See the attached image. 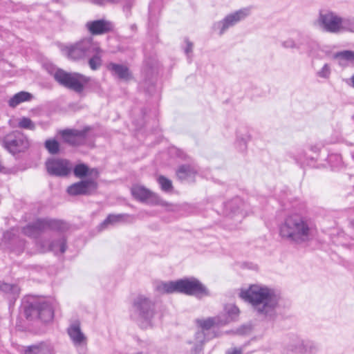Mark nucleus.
<instances>
[{"label": "nucleus", "mask_w": 354, "mask_h": 354, "mask_svg": "<svg viewBox=\"0 0 354 354\" xmlns=\"http://www.w3.org/2000/svg\"><path fill=\"white\" fill-rule=\"evenodd\" d=\"M316 232V225L310 218L297 214L287 216L279 227L280 236L295 244L310 242Z\"/></svg>", "instance_id": "f257e3e1"}, {"label": "nucleus", "mask_w": 354, "mask_h": 354, "mask_svg": "<svg viewBox=\"0 0 354 354\" xmlns=\"http://www.w3.org/2000/svg\"><path fill=\"white\" fill-rule=\"evenodd\" d=\"M240 297L250 303L259 315L268 319L275 316L279 297L273 290L266 286L252 285L247 290H241Z\"/></svg>", "instance_id": "f03ea898"}, {"label": "nucleus", "mask_w": 354, "mask_h": 354, "mask_svg": "<svg viewBox=\"0 0 354 354\" xmlns=\"http://www.w3.org/2000/svg\"><path fill=\"white\" fill-rule=\"evenodd\" d=\"M24 311L27 318L39 319L44 322H50L54 317L52 303L43 299L27 301V304L24 305Z\"/></svg>", "instance_id": "7ed1b4c3"}, {"label": "nucleus", "mask_w": 354, "mask_h": 354, "mask_svg": "<svg viewBox=\"0 0 354 354\" xmlns=\"http://www.w3.org/2000/svg\"><path fill=\"white\" fill-rule=\"evenodd\" d=\"M154 303L145 295H138L133 303V316L142 327L151 324L155 315Z\"/></svg>", "instance_id": "20e7f679"}, {"label": "nucleus", "mask_w": 354, "mask_h": 354, "mask_svg": "<svg viewBox=\"0 0 354 354\" xmlns=\"http://www.w3.org/2000/svg\"><path fill=\"white\" fill-rule=\"evenodd\" d=\"M96 44L93 38L86 37L73 44L62 46L61 50L69 59L78 61L88 57Z\"/></svg>", "instance_id": "39448f33"}, {"label": "nucleus", "mask_w": 354, "mask_h": 354, "mask_svg": "<svg viewBox=\"0 0 354 354\" xmlns=\"http://www.w3.org/2000/svg\"><path fill=\"white\" fill-rule=\"evenodd\" d=\"M68 224L62 221L42 218L27 225L23 228V233L30 237L36 236L41 231L50 229L57 231H65L68 229Z\"/></svg>", "instance_id": "423d86ee"}, {"label": "nucleus", "mask_w": 354, "mask_h": 354, "mask_svg": "<svg viewBox=\"0 0 354 354\" xmlns=\"http://www.w3.org/2000/svg\"><path fill=\"white\" fill-rule=\"evenodd\" d=\"M54 77L60 84L76 92H81L84 85L89 82V78L80 73H66L63 70H57Z\"/></svg>", "instance_id": "0eeeda50"}, {"label": "nucleus", "mask_w": 354, "mask_h": 354, "mask_svg": "<svg viewBox=\"0 0 354 354\" xmlns=\"http://www.w3.org/2000/svg\"><path fill=\"white\" fill-rule=\"evenodd\" d=\"M342 21L343 17L336 12L326 11L319 13L316 24L325 32L338 34L342 32Z\"/></svg>", "instance_id": "6e6552de"}, {"label": "nucleus", "mask_w": 354, "mask_h": 354, "mask_svg": "<svg viewBox=\"0 0 354 354\" xmlns=\"http://www.w3.org/2000/svg\"><path fill=\"white\" fill-rule=\"evenodd\" d=\"M177 292L202 298L209 296V292L207 288L195 278H187L177 280Z\"/></svg>", "instance_id": "1a4fd4ad"}, {"label": "nucleus", "mask_w": 354, "mask_h": 354, "mask_svg": "<svg viewBox=\"0 0 354 354\" xmlns=\"http://www.w3.org/2000/svg\"><path fill=\"white\" fill-rule=\"evenodd\" d=\"M131 194L138 201L146 203L151 205H160L165 207H170L167 202L161 199L157 194L140 185H133L131 189Z\"/></svg>", "instance_id": "9d476101"}, {"label": "nucleus", "mask_w": 354, "mask_h": 354, "mask_svg": "<svg viewBox=\"0 0 354 354\" xmlns=\"http://www.w3.org/2000/svg\"><path fill=\"white\" fill-rule=\"evenodd\" d=\"M3 142L4 147L12 154L24 151L29 147L27 138L19 131L6 135Z\"/></svg>", "instance_id": "9b49d317"}, {"label": "nucleus", "mask_w": 354, "mask_h": 354, "mask_svg": "<svg viewBox=\"0 0 354 354\" xmlns=\"http://www.w3.org/2000/svg\"><path fill=\"white\" fill-rule=\"evenodd\" d=\"M250 14L248 8H243L227 15L223 20L214 24V29L218 30L220 35H223L229 28L234 26L244 19Z\"/></svg>", "instance_id": "f8f14e48"}, {"label": "nucleus", "mask_w": 354, "mask_h": 354, "mask_svg": "<svg viewBox=\"0 0 354 354\" xmlns=\"http://www.w3.org/2000/svg\"><path fill=\"white\" fill-rule=\"evenodd\" d=\"M98 185L94 178H87L75 183L67 188V192L71 196L91 195L93 194Z\"/></svg>", "instance_id": "ddd939ff"}, {"label": "nucleus", "mask_w": 354, "mask_h": 354, "mask_svg": "<svg viewBox=\"0 0 354 354\" xmlns=\"http://www.w3.org/2000/svg\"><path fill=\"white\" fill-rule=\"evenodd\" d=\"M48 173L51 176H66L71 169L69 161L64 159L50 158L46 162Z\"/></svg>", "instance_id": "4468645a"}, {"label": "nucleus", "mask_w": 354, "mask_h": 354, "mask_svg": "<svg viewBox=\"0 0 354 354\" xmlns=\"http://www.w3.org/2000/svg\"><path fill=\"white\" fill-rule=\"evenodd\" d=\"M245 206L243 201L236 197L225 203L224 213L227 216L237 217L238 219H241L246 215V212L244 211Z\"/></svg>", "instance_id": "2eb2a0df"}, {"label": "nucleus", "mask_w": 354, "mask_h": 354, "mask_svg": "<svg viewBox=\"0 0 354 354\" xmlns=\"http://www.w3.org/2000/svg\"><path fill=\"white\" fill-rule=\"evenodd\" d=\"M88 129L82 130L66 129L60 132L64 141L70 145H80L84 142L86 139V135Z\"/></svg>", "instance_id": "dca6fc26"}, {"label": "nucleus", "mask_w": 354, "mask_h": 354, "mask_svg": "<svg viewBox=\"0 0 354 354\" xmlns=\"http://www.w3.org/2000/svg\"><path fill=\"white\" fill-rule=\"evenodd\" d=\"M85 26L92 35H104L112 31L113 29V24L104 19L88 21Z\"/></svg>", "instance_id": "f3484780"}, {"label": "nucleus", "mask_w": 354, "mask_h": 354, "mask_svg": "<svg viewBox=\"0 0 354 354\" xmlns=\"http://www.w3.org/2000/svg\"><path fill=\"white\" fill-rule=\"evenodd\" d=\"M106 68L113 76L120 80L129 81L132 78L129 68L124 64L110 62L107 64Z\"/></svg>", "instance_id": "a211bd4d"}, {"label": "nucleus", "mask_w": 354, "mask_h": 354, "mask_svg": "<svg viewBox=\"0 0 354 354\" xmlns=\"http://www.w3.org/2000/svg\"><path fill=\"white\" fill-rule=\"evenodd\" d=\"M68 334L75 346L86 345L87 338L78 324H73L68 328Z\"/></svg>", "instance_id": "6ab92c4d"}, {"label": "nucleus", "mask_w": 354, "mask_h": 354, "mask_svg": "<svg viewBox=\"0 0 354 354\" xmlns=\"http://www.w3.org/2000/svg\"><path fill=\"white\" fill-rule=\"evenodd\" d=\"M74 175L79 178L88 176V178H94L97 181L99 171L96 168H89L86 165L81 163L77 165L73 169Z\"/></svg>", "instance_id": "aec40b11"}, {"label": "nucleus", "mask_w": 354, "mask_h": 354, "mask_svg": "<svg viewBox=\"0 0 354 354\" xmlns=\"http://www.w3.org/2000/svg\"><path fill=\"white\" fill-rule=\"evenodd\" d=\"M94 50L91 51L90 58L88 60V64L92 71L98 70L102 65V55L103 50L100 48V44H97L93 47Z\"/></svg>", "instance_id": "412c9836"}, {"label": "nucleus", "mask_w": 354, "mask_h": 354, "mask_svg": "<svg viewBox=\"0 0 354 354\" xmlns=\"http://www.w3.org/2000/svg\"><path fill=\"white\" fill-rule=\"evenodd\" d=\"M25 354H55L53 346L48 342H42L28 346Z\"/></svg>", "instance_id": "4be33fe9"}, {"label": "nucleus", "mask_w": 354, "mask_h": 354, "mask_svg": "<svg viewBox=\"0 0 354 354\" xmlns=\"http://www.w3.org/2000/svg\"><path fill=\"white\" fill-rule=\"evenodd\" d=\"M225 320L220 316L208 317L207 319H198L196 320L197 325L202 329L201 330H207L213 326H220L226 324Z\"/></svg>", "instance_id": "5701e85b"}, {"label": "nucleus", "mask_w": 354, "mask_h": 354, "mask_svg": "<svg viewBox=\"0 0 354 354\" xmlns=\"http://www.w3.org/2000/svg\"><path fill=\"white\" fill-rule=\"evenodd\" d=\"M206 340L205 333L203 330H198L193 338L188 342V344L192 345L190 352L192 354H197L200 353L203 348L204 343Z\"/></svg>", "instance_id": "b1692460"}, {"label": "nucleus", "mask_w": 354, "mask_h": 354, "mask_svg": "<svg viewBox=\"0 0 354 354\" xmlns=\"http://www.w3.org/2000/svg\"><path fill=\"white\" fill-rule=\"evenodd\" d=\"M177 281H168L158 282L156 285V290L160 294H171L173 292H177Z\"/></svg>", "instance_id": "393cba45"}, {"label": "nucleus", "mask_w": 354, "mask_h": 354, "mask_svg": "<svg viewBox=\"0 0 354 354\" xmlns=\"http://www.w3.org/2000/svg\"><path fill=\"white\" fill-rule=\"evenodd\" d=\"M224 310L225 314L219 316L221 317L223 319L227 321L226 324L230 322L234 321L239 314V308L232 304L225 305Z\"/></svg>", "instance_id": "a878e982"}, {"label": "nucleus", "mask_w": 354, "mask_h": 354, "mask_svg": "<svg viewBox=\"0 0 354 354\" xmlns=\"http://www.w3.org/2000/svg\"><path fill=\"white\" fill-rule=\"evenodd\" d=\"M32 98V95L26 91H21L14 95L8 101L10 107H15L19 104L29 101Z\"/></svg>", "instance_id": "bb28decb"}, {"label": "nucleus", "mask_w": 354, "mask_h": 354, "mask_svg": "<svg viewBox=\"0 0 354 354\" xmlns=\"http://www.w3.org/2000/svg\"><path fill=\"white\" fill-rule=\"evenodd\" d=\"M129 216V215L126 214H109L106 218L101 223L100 227L104 228L109 225H115L116 223H120L124 221L126 218Z\"/></svg>", "instance_id": "cd10ccee"}, {"label": "nucleus", "mask_w": 354, "mask_h": 354, "mask_svg": "<svg viewBox=\"0 0 354 354\" xmlns=\"http://www.w3.org/2000/svg\"><path fill=\"white\" fill-rule=\"evenodd\" d=\"M195 174L196 169L190 165H182L176 171V175L180 180L192 178Z\"/></svg>", "instance_id": "c85d7f7f"}, {"label": "nucleus", "mask_w": 354, "mask_h": 354, "mask_svg": "<svg viewBox=\"0 0 354 354\" xmlns=\"http://www.w3.org/2000/svg\"><path fill=\"white\" fill-rule=\"evenodd\" d=\"M66 250V243L64 238L53 241L50 243L48 250L53 251L55 254L58 252L64 253Z\"/></svg>", "instance_id": "c756f323"}, {"label": "nucleus", "mask_w": 354, "mask_h": 354, "mask_svg": "<svg viewBox=\"0 0 354 354\" xmlns=\"http://www.w3.org/2000/svg\"><path fill=\"white\" fill-rule=\"evenodd\" d=\"M354 33V17H343L342 32Z\"/></svg>", "instance_id": "7c9ffc66"}, {"label": "nucleus", "mask_w": 354, "mask_h": 354, "mask_svg": "<svg viewBox=\"0 0 354 354\" xmlns=\"http://www.w3.org/2000/svg\"><path fill=\"white\" fill-rule=\"evenodd\" d=\"M45 147L51 154H56L59 151V145L58 142L54 139L47 140L45 142Z\"/></svg>", "instance_id": "2f4dec72"}, {"label": "nucleus", "mask_w": 354, "mask_h": 354, "mask_svg": "<svg viewBox=\"0 0 354 354\" xmlns=\"http://www.w3.org/2000/svg\"><path fill=\"white\" fill-rule=\"evenodd\" d=\"M335 58L348 62H354V51L342 50L338 52L335 55Z\"/></svg>", "instance_id": "473e14b6"}, {"label": "nucleus", "mask_w": 354, "mask_h": 354, "mask_svg": "<svg viewBox=\"0 0 354 354\" xmlns=\"http://www.w3.org/2000/svg\"><path fill=\"white\" fill-rule=\"evenodd\" d=\"M18 126L20 128L30 130L34 129L35 127V124L32 122V121L30 118L26 117H23L19 119Z\"/></svg>", "instance_id": "72a5a7b5"}, {"label": "nucleus", "mask_w": 354, "mask_h": 354, "mask_svg": "<svg viewBox=\"0 0 354 354\" xmlns=\"http://www.w3.org/2000/svg\"><path fill=\"white\" fill-rule=\"evenodd\" d=\"M158 181L163 191L167 192L172 188L171 181L162 176L158 177Z\"/></svg>", "instance_id": "f704fd0d"}, {"label": "nucleus", "mask_w": 354, "mask_h": 354, "mask_svg": "<svg viewBox=\"0 0 354 354\" xmlns=\"http://www.w3.org/2000/svg\"><path fill=\"white\" fill-rule=\"evenodd\" d=\"M330 67L328 64H325L323 67L317 73V75L319 77L328 79L330 75Z\"/></svg>", "instance_id": "c9c22d12"}, {"label": "nucleus", "mask_w": 354, "mask_h": 354, "mask_svg": "<svg viewBox=\"0 0 354 354\" xmlns=\"http://www.w3.org/2000/svg\"><path fill=\"white\" fill-rule=\"evenodd\" d=\"M282 46L286 48H300V45L292 39H288L282 42Z\"/></svg>", "instance_id": "e433bc0d"}, {"label": "nucleus", "mask_w": 354, "mask_h": 354, "mask_svg": "<svg viewBox=\"0 0 354 354\" xmlns=\"http://www.w3.org/2000/svg\"><path fill=\"white\" fill-rule=\"evenodd\" d=\"M302 342L300 339H295V345H290L289 346V348L290 350L292 351H297L299 348L300 346H302Z\"/></svg>", "instance_id": "4c0bfd02"}, {"label": "nucleus", "mask_w": 354, "mask_h": 354, "mask_svg": "<svg viewBox=\"0 0 354 354\" xmlns=\"http://www.w3.org/2000/svg\"><path fill=\"white\" fill-rule=\"evenodd\" d=\"M193 44L192 42L187 41V47L185 48V53L187 54H189L190 52L192 51Z\"/></svg>", "instance_id": "58836bf2"}, {"label": "nucleus", "mask_w": 354, "mask_h": 354, "mask_svg": "<svg viewBox=\"0 0 354 354\" xmlns=\"http://www.w3.org/2000/svg\"><path fill=\"white\" fill-rule=\"evenodd\" d=\"M226 354H242L241 349L234 348L232 351H228Z\"/></svg>", "instance_id": "ea45409f"}, {"label": "nucleus", "mask_w": 354, "mask_h": 354, "mask_svg": "<svg viewBox=\"0 0 354 354\" xmlns=\"http://www.w3.org/2000/svg\"><path fill=\"white\" fill-rule=\"evenodd\" d=\"M308 347H309V350H310L309 351H310V353H314V352L317 351V349H318V348H317V346L315 344H310L308 346Z\"/></svg>", "instance_id": "a19ab883"}, {"label": "nucleus", "mask_w": 354, "mask_h": 354, "mask_svg": "<svg viewBox=\"0 0 354 354\" xmlns=\"http://www.w3.org/2000/svg\"><path fill=\"white\" fill-rule=\"evenodd\" d=\"M6 287H8V286H10V285L6 284ZM10 288H11V289H12L14 291H15V290L17 289V286H10Z\"/></svg>", "instance_id": "79ce46f5"}, {"label": "nucleus", "mask_w": 354, "mask_h": 354, "mask_svg": "<svg viewBox=\"0 0 354 354\" xmlns=\"http://www.w3.org/2000/svg\"><path fill=\"white\" fill-rule=\"evenodd\" d=\"M351 86L352 87L354 88V75L351 77Z\"/></svg>", "instance_id": "37998d69"}, {"label": "nucleus", "mask_w": 354, "mask_h": 354, "mask_svg": "<svg viewBox=\"0 0 354 354\" xmlns=\"http://www.w3.org/2000/svg\"><path fill=\"white\" fill-rule=\"evenodd\" d=\"M97 3L102 4L104 3V0H95Z\"/></svg>", "instance_id": "c03bdc74"}]
</instances>
